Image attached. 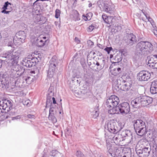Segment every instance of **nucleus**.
<instances>
[{
	"label": "nucleus",
	"instance_id": "603ef678",
	"mask_svg": "<svg viewBox=\"0 0 157 157\" xmlns=\"http://www.w3.org/2000/svg\"><path fill=\"white\" fill-rule=\"evenodd\" d=\"M52 100L53 103L54 104H56V99H55V98L53 97L52 98Z\"/></svg>",
	"mask_w": 157,
	"mask_h": 157
},
{
	"label": "nucleus",
	"instance_id": "0eeeda50",
	"mask_svg": "<svg viewBox=\"0 0 157 157\" xmlns=\"http://www.w3.org/2000/svg\"><path fill=\"white\" fill-rule=\"evenodd\" d=\"M150 73L147 71H142L138 74L137 79L140 81H147L151 77Z\"/></svg>",
	"mask_w": 157,
	"mask_h": 157
},
{
	"label": "nucleus",
	"instance_id": "ea45409f",
	"mask_svg": "<svg viewBox=\"0 0 157 157\" xmlns=\"http://www.w3.org/2000/svg\"><path fill=\"white\" fill-rule=\"evenodd\" d=\"M77 157H82L84 156V155L80 151H77L76 153Z\"/></svg>",
	"mask_w": 157,
	"mask_h": 157
},
{
	"label": "nucleus",
	"instance_id": "412c9836",
	"mask_svg": "<svg viewBox=\"0 0 157 157\" xmlns=\"http://www.w3.org/2000/svg\"><path fill=\"white\" fill-rule=\"evenodd\" d=\"M131 104L133 107L136 108L139 107L140 105L139 97L136 98L132 100Z\"/></svg>",
	"mask_w": 157,
	"mask_h": 157
},
{
	"label": "nucleus",
	"instance_id": "6e6552de",
	"mask_svg": "<svg viewBox=\"0 0 157 157\" xmlns=\"http://www.w3.org/2000/svg\"><path fill=\"white\" fill-rule=\"evenodd\" d=\"M151 151L150 147L136 150V153L140 157H147L150 155Z\"/></svg>",
	"mask_w": 157,
	"mask_h": 157
},
{
	"label": "nucleus",
	"instance_id": "338daca9",
	"mask_svg": "<svg viewBox=\"0 0 157 157\" xmlns=\"http://www.w3.org/2000/svg\"><path fill=\"white\" fill-rule=\"evenodd\" d=\"M91 42L92 44H93V42Z\"/></svg>",
	"mask_w": 157,
	"mask_h": 157
},
{
	"label": "nucleus",
	"instance_id": "58836bf2",
	"mask_svg": "<svg viewBox=\"0 0 157 157\" xmlns=\"http://www.w3.org/2000/svg\"><path fill=\"white\" fill-rule=\"evenodd\" d=\"M95 28L94 25H90L88 28V31L89 32H91L93 29Z\"/></svg>",
	"mask_w": 157,
	"mask_h": 157
},
{
	"label": "nucleus",
	"instance_id": "09e8293b",
	"mask_svg": "<svg viewBox=\"0 0 157 157\" xmlns=\"http://www.w3.org/2000/svg\"><path fill=\"white\" fill-rule=\"evenodd\" d=\"M27 116L29 118H34V116L33 115L28 114Z\"/></svg>",
	"mask_w": 157,
	"mask_h": 157
},
{
	"label": "nucleus",
	"instance_id": "393cba45",
	"mask_svg": "<svg viewBox=\"0 0 157 157\" xmlns=\"http://www.w3.org/2000/svg\"><path fill=\"white\" fill-rule=\"evenodd\" d=\"M5 78L3 77V76H1L0 75V88H4V87L6 88L7 84L6 82H5Z\"/></svg>",
	"mask_w": 157,
	"mask_h": 157
},
{
	"label": "nucleus",
	"instance_id": "13d9d810",
	"mask_svg": "<svg viewBox=\"0 0 157 157\" xmlns=\"http://www.w3.org/2000/svg\"><path fill=\"white\" fill-rule=\"evenodd\" d=\"M73 1L74 2L73 4H74L77 2V0H73Z\"/></svg>",
	"mask_w": 157,
	"mask_h": 157
},
{
	"label": "nucleus",
	"instance_id": "1a4fd4ad",
	"mask_svg": "<svg viewBox=\"0 0 157 157\" xmlns=\"http://www.w3.org/2000/svg\"><path fill=\"white\" fill-rule=\"evenodd\" d=\"M108 152L109 154L113 157H130L129 155L125 153H123L122 151L119 149H116L114 151L111 152V150L109 149Z\"/></svg>",
	"mask_w": 157,
	"mask_h": 157
},
{
	"label": "nucleus",
	"instance_id": "680f3d73",
	"mask_svg": "<svg viewBox=\"0 0 157 157\" xmlns=\"http://www.w3.org/2000/svg\"><path fill=\"white\" fill-rule=\"evenodd\" d=\"M123 81L124 82H126V81L125 80H124Z\"/></svg>",
	"mask_w": 157,
	"mask_h": 157
},
{
	"label": "nucleus",
	"instance_id": "c9c22d12",
	"mask_svg": "<svg viewBox=\"0 0 157 157\" xmlns=\"http://www.w3.org/2000/svg\"><path fill=\"white\" fill-rule=\"evenodd\" d=\"M55 72L48 70V76L49 78H52Z\"/></svg>",
	"mask_w": 157,
	"mask_h": 157
},
{
	"label": "nucleus",
	"instance_id": "dca6fc26",
	"mask_svg": "<svg viewBox=\"0 0 157 157\" xmlns=\"http://www.w3.org/2000/svg\"><path fill=\"white\" fill-rule=\"evenodd\" d=\"M48 38L43 34L40 35L37 40V45L40 47H42L44 46Z\"/></svg>",
	"mask_w": 157,
	"mask_h": 157
},
{
	"label": "nucleus",
	"instance_id": "20e7f679",
	"mask_svg": "<svg viewBox=\"0 0 157 157\" xmlns=\"http://www.w3.org/2000/svg\"><path fill=\"white\" fill-rule=\"evenodd\" d=\"M12 101L7 100L0 101V113H4L3 110H6L9 111L12 108L13 106Z\"/></svg>",
	"mask_w": 157,
	"mask_h": 157
},
{
	"label": "nucleus",
	"instance_id": "c85d7f7f",
	"mask_svg": "<svg viewBox=\"0 0 157 157\" xmlns=\"http://www.w3.org/2000/svg\"><path fill=\"white\" fill-rule=\"evenodd\" d=\"M4 113L2 115L0 116V120L2 121L8 118L9 116L8 114L6 113L7 111L6 110H3Z\"/></svg>",
	"mask_w": 157,
	"mask_h": 157
},
{
	"label": "nucleus",
	"instance_id": "aec40b11",
	"mask_svg": "<svg viewBox=\"0 0 157 157\" xmlns=\"http://www.w3.org/2000/svg\"><path fill=\"white\" fill-rule=\"evenodd\" d=\"M149 136L152 141H155L157 136V132L155 129L152 128L150 130Z\"/></svg>",
	"mask_w": 157,
	"mask_h": 157
},
{
	"label": "nucleus",
	"instance_id": "4468645a",
	"mask_svg": "<svg viewBox=\"0 0 157 157\" xmlns=\"http://www.w3.org/2000/svg\"><path fill=\"white\" fill-rule=\"evenodd\" d=\"M108 128L111 133L114 134L117 133L121 130V128L117 127L116 123L114 122L108 124Z\"/></svg>",
	"mask_w": 157,
	"mask_h": 157
},
{
	"label": "nucleus",
	"instance_id": "a19ab883",
	"mask_svg": "<svg viewBox=\"0 0 157 157\" xmlns=\"http://www.w3.org/2000/svg\"><path fill=\"white\" fill-rule=\"evenodd\" d=\"M113 49L112 47H106L105 49L104 50L106 51L108 54H109L110 52Z\"/></svg>",
	"mask_w": 157,
	"mask_h": 157
},
{
	"label": "nucleus",
	"instance_id": "37998d69",
	"mask_svg": "<svg viewBox=\"0 0 157 157\" xmlns=\"http://www.w3.org/2000/svg\"><path fill=\"white\" fill-rule=\"evenodd\" d=\"M50 87L51 88H56L57 87V85L56 82H52L51 84Z\"/></svg>",
	"mask_w": 157,
	"mask_h": 157
},
{
	"label": "nucleus",
	"instance_id": "5fc2aeb1",
	"mask_svg": "<svg viewBox=\"0 0 157 157\" xmlns=\"http://www.w3.org/2000/svg\"><path fill=\"white\" fill-rule=\"evenodd\" d=\"M29 100H28L27 101V103H24V105H28V104H29ZM26 102V101H25V102Z\"/></svg>",
	"mask_w": 157,
	"mask_h": 157
},
{
	"label": "nucleus",
	"instance_id": "3c124183",
	"mask_svg": "<svg viewBox=\"0 0 157 157\" xmlns=\"http://www.w3.org/2000/svg\"><path fill=\"white\" fill-rule=\"evenodd\" d=\"M75 41L77 43V44H78L80 43V40L78 39V38H77V37H75Z\"/></svg>",
	"mask_w": 157,
	"mask_h": 157
},
{
	"label": "nucleus",
	"instance_id": "a211bd4d",
	"mask_svg": "<svg viewBox=\"0 0 157 157\" xmlns=\"http://www.w3.org/2000/svg\"><path fill=\"white\" fill-rule=\"evenodd\" d=\"M15 37L22 43L25 42L26 36L24 31H20L16 33Z\"/></svg>",
	"mask_w": 157,
	"mask_h": 157
},
{
	"label": "nucleus",
	"instance_id": "e2e57ef3",
	"mask_svg": "<svg viewBox=\"0 0 157 157\" xmlns=\"http://www.w3.org/2000/svg\"><path fill=\"white\" fill-rule=\"evenodd\" d=\"M80 20V18H77V20Z\"/></svg>",
	"mask_w": 157,
	"mask_h": 157
},
{
	"label": "nucleus",
	"instance_id": "de8ad7c7",
	"mask_svg": "<svg viewBox=\"0 0 157 157\" xmlns=\"http://www.w3.org/2000/svg\"><path fill=\"white\" fill-rule=\"evenodd\" d=\"M97 46L98 47L101 49L104 48V46L103 45L101 44H98Z\"/></svg>",
	"mask_w": 157,
	"mask_h": 157
},
{
	"label": "nucleus",
	"instance_id": "f3484780",
	"mask_svg": "<svg viewBox=\"0 0 157 157\" xmlns=\"http://www.w3.org/2000/svg\"><path fill=\"white\" fill-rule=\"evenodd\" d=\"M103 10L107 13L114 15L115 13V10L113 6L107 4H105L103 7Z\"/></svg>",
	"mask_w": 157,
	"mask_h": 157
},
{
	"label": "nucleus",
	"instance_id": "2f4dec72",
	"mask_svg": "<svg viewBox=\"0 0 157 157\" xmlns=\"http://www.w3.org/2000/svg\"><path fill=\"white\" fill-rule=\"evenodd\" d=\"M115 19H114L113 17L112 16H108V21H107L108 24H112V23L114 21Z\"/></svg>",
	"mask_w": 157,
	"mask_h": 157
},
{
	"label": "nucleus",
	"instance_id": "a18cd8bd",
	"mask_svg": "<svg viewBox=\"0 0 157 157\" xmlns=\"http://www.w3.org/2000/svg\"><path fill=\"white\" fill-rule=\"evenodd\" d=\"M94 64L97 65V67H99L100 66V64L99 63V61H95L94 62Z\"/></svg>",
	"mask_w": 157,
	"mask_h": 157
},
{
	"label": "nucleus",
	"instance_id": "4c0bfd02",
	"mask_svg": "<svg viewBox=\"0 0 157 157\" xmlns=\"http://www.w3.org/2000/svg\"><path fill=\"white\" fill-rule=\"evenodd\" d=\"M11 5L10 3H9L8 2H5L3 7L2 8V10H7V7L9 5Z\"/></svg>",
	"mask_w": 157,
	"mask_h": 157
},
{
	"label": "nucleus",
	"instance_id": "4be33fe9",
	"mask_svg": "<svg viewBox=\"0 0 157 157\" xmlns=\"http://www.w3.org/2000/svg\"><path fill=\"white\" fill-rule=\"evenodd\" d=\"M110 108H112L111 107ZM112 109L109 110L108 113L110 114H119L120 113L119 107V106L112 107Z\"/></svg>",
	"mask_w": 157,
	"mask_h": 157
},
{
	"label": "nucleus",
	"instance_id": "052dcab7",
	"mask_svg": "<svg viewBox=\"0 0 157 157\" xmlns=\"http://www.w3.org/2000/svg\"><path fill=\"white\" fill-rule=\"evenodd\" d=\"M58 23V22L57 21H55V25H56V26L57 25Z\"/></svg>",
	"mask_w": 157,
	"mask_h": 157
},
{
	"label": "nucleus",
	"instance_id": "864d4df0",
	"mask_svg": "<svg viewBox=\"0 0 157 157\" xmlns=\"http://www.w3.org/2000/svg\"><path fill=\"white\" fill-rule=\"evenodd\" d=\"M32 58H37V60H36V62H38L40 60V57L39 56H35V57H33Z\"/></svg>",
	"mask_w": 157,
	"mask_h": 157
},
{
	"label": "nucleus",
	"instance_id": "473e14b6",
	"mask_svg": "<svg viewBox=\"0 0 157 157\" xmlns=\"http://www.w3.org/2000/svg\"><path fill=\"white\" fill-rule=\"evenodd\" d=\"M39 24L42 25L45 23L46 21V19L45 17L41 15V19L40 21Z\"/></svg>",
	"mask_w": 157,
	"mask_h": 157
},
{
	"label": "nucleus",
	"instance_id": "72a5a7b5",
	"mask_svg": "<svg viewBox=\"0 0 157 157\" xmlns=\"http://www.w3.org/2000/svg\"><path fill=\"white\" fill-rule=\"evenodd\" d=\"M41 15L37 14L35 18V22L39 24L40 21L41 19Z\"/></svg>",
	"mask_w": 157,
	"mask_h": 157
},
{
	"label": "nucleus",
	"instance_id": "7c9ffc66",
	"mask_svg": "<svg viewBox=\"0 0 157 157\" xmlns=\"http://www.w3.org/2000/svg\"><path fill=\"white\" fill-rule=\"evenodd\" d=\"M150 88H157V80L152 82Z\"/></svg>",
	"mask_w": 157,
	"mask_h": 157
},
{
	"label": "nucleus",
	"instance_id": "4d7b16f0",
	"mask_svg": "<svg viewBox=\"0 0 157 157\" xmlns=\"http://www.w3.org/2000/svg\"><path fill=\"white\" fill-rule=\"evenodd\" d=\"M78 93L76 92V91L75 92V95L76 96H77L78 95Z\"/></svg>",
	"mask_w": 157,
	"mask_h": 157
},
{
	"label": "nucleus",
	"instance_id": "f03ea898",
	"mask_svg": "<svg viewBox=\"0 0 157 157\" xmlns=\"http://www.w3.org/2000/svg\"><path fill=\"white\" fill-rule=\"evenodd\" d=\"M153 46L148 41H141L138 43L136 46L133 58L136 60L141 59L151 53Z\"/></svg>",
	"mask_w": 157,
	"mask_h": 157
},
{
	"label": "nucleus",
	"instance_id": "6ab92c4d",
	"mask_svg": "<svg viewBox=\"0 0 157 157\" xmlns=\"http://www.w3.org/2000/svg\"><path fill=\"white\" fill-rule=\"evenodd\" d=\"M50 63L49 70L55 72L56 65L57 64V62L56 59L53 58L51 59Z\"/></svg>",
	"mask_w": 157,
	"mask_h": 157
},
{
	"label": "nucleus",
	"instance_id": "a878e982",
	"mask_svg": "<svg viewBox=\"0 0 157 157\" xmlns=\"http://www.w3.org/2000/svg\"><path fill=\"white\" fill-rule=\"evenodd\" d=\"M142 11L144 15L146 17V19L148 21L150 22L153 27L154 28L155 27V25L154 24V22L153 20L151 18L149 17L148 14H147L146 12H144L143 10H142Z\"/></svg>",
	"mask_w": 157,
	"mask_h": 157
},
{
	"label": "nucleus",
	"instance_id": "c756f323",
	"mask_svg": "<svg viewBox=\"0 0 157 157\" xmlns=\"http://www.w3.org/2000/svg\"><path fill=\"white\" fill-rule=\"evenodd\" d=\"M93 16V13H89L86 14V16H84L83 19L85 21H89L90 20Z\"/></svg>",
	"mask_w": 157,
	"mask_h": 157
},
{
	"label": "nucleus",
	"instance_id": "f257e3e1",
	"mask_svg": "<svg viewBox=\"0 0 157 157\" xmlns=\"http://www.w3.org/2000/svg\"><path fill=\"white\" fill-rule=\"evenodd\" d=\"M20 54V51L14 52L12 50L4 52L1 54L2 57L10 60V62L11 63L10 70L8 74L11 80H13L19 77L23 73L20 66L17 64L18 59Z\"/></svg>",
	"mask_w": 157,
	"mask_h": 157
},
{
	"label": "nucleus",
	"instance_id": "5701e85b",
	"mask_svg": "<svg viewBox=\"0 0 157 157\" xmlns=\"http://www.w3.org/2000/svg\"><path fill=\"white\" fill-rule=\"evenodd\" d=\"M27 91L26 90L19 89L14 92L15 95L18 97H24L26 95Z\"/></svg>",
	"mask_w": 157,
	"mask_h": 157
},
{
	"label": "nucleus",
	"instance_id": "ddd939ff",
	"mask_svg": "<svg viewBox=\"0 0 157 157\" xmlns=\"http://www.w3.org/2000/svg\"><path fill=\"white\" fill-rule=\"evenodd\" d=\"M149 147L150 146L148 141L146 140H141L137 144L136 147V150L141 149Z\"/></svg>",
	"mask_w": 157,
	"mask_h": 157
},
{
	"label": "nucleus",
	"instance_id": "f704fd0d",
	"mask_svg": "<svg viewBox=\"0 0 157 157\" xmlns=\"http://www.w3.org/2000/svg\"><path fill=\"white\" fill-rule=\"evenodd\" d=\"M108 17L105 14H104L102 15V17L105 22L107 24V21H108Z\"/></svg>",
	"mask_w": 157,
	"mask_h": 157
},
{
	"label": "nucleus",
	"instance_id": "bf43d9fd",
	"mask_svg": "<svg viewBox=\"0 0 157 157\" xmlns=\"http://www.w3.org/2000/svg\"><path fill=\"white\" fill-rule=\"evenodd\" d=\"M92 4L91 3H90L88 5V6L89 7H90L92 6Z\"/></svg>",
	"mask_w": 157,
	"mask_h": 157
},
{
	"label": "nucleus",
	"instance_id": "9b49d317",
	"mask_svg": "<svg viewBox=\"0 0 157 157\" xmlns=\"http://www.w3.org/2000/svg\"><path fill=\"white\" fill-rule=\"evenodd\" d=\"M37 58H32V59H25L23 60L22 63L23 65L28 67H31L36 64Z\"/></svg>",
	"mask_w": 157,
	"mask_h": 157
},
{
	"label": "nucleus",
	"instance_id": "9d476101",
	"mask_svg": "<svg viewBox=\"0 0 157 157\" xmlns=\"http://www.w3.org/2000/svg\"><path fill=\"white\" fill-rule=\"evenodd\" d=\"M120 113L122 114L128 113L130 111V107L129 104L126 102H123L119 106Z\"/></svg>",
	"mask_w": 157,
	"mask_h": 157
},
{
	"label": "nucleus",
	"instance_id": "e433bc0d",
	"mask_svg": "<svg viewBox=\"0 0 157 157\" xmlns=\"http://www.w3.org/2000/svg\"><path fill=\"white\" fill-rule=\"evenodd\" d=\"M60 10L58 9H56V13L55 16V17L56 18H58L60 16Z\"/></svg>",
	"mask_w": 157,
	"mask_h": 157
},
{
	"label": "nucleus",
	"instance_id": "79ce46f5",
	"mask_svg": "<svg viewBox=\"0 0 157 157\" xmlns=\"http://www.w3.org/2000/svg\"><path fill=\"white\" fill-rule=\"evenodd\" d=\"M92 114H93V118H95L96 117L98 116L99 114L98 112L96 110L95 112H92Z\"/></svg>",
	"mask_w": 157,
	"mask_h": 157
},
{
	"label": "nucleus",
	"instance_id": "b1692460",
	"mask_svg": "<svg viewBox=\"0 0 157 157\" xmlns=\"http://www.w3.org/2000/svg\"><path fill=\"white\" fill-rule=\"evenodd\" d=\"M121 72V69L120 67L113 68L110 70V72L111 74L115 76L117 75Z\"/></svg>",
	"mask_w": 157,
	"mask_h": 157
},
{
	"label": "nucleus",
	"instance_id": "0e129e2a",
	"mask_svg": "<svg viewBox=\"0 0 157 157\" xmlns=\"http://www.w3.org/2000/svg\"><path fill=\"white\" fill-rule=\"evenodd\" d=\"M77 14H78V15L79 14V13H78V12H77Z\"/></svg>",
	"mask_w": 157,
	"mask_h": 157
},
{
	"label": "nucleus",
	"instance_id": "2eb2a0df",
	"mask_svg": "<svg viewBox=\"0 0 157 157\" xmlns=\"http://www.w3.org/2000/svg\"><path fill=\"white\" fill-rule=\"evenodd\" d=\"M127 36V38L126 40V42L128 45L132 46L136 42V37L133 33L128 34Z\"/></svg>",
	"mask_w": 157,
	"mask_h": 157
},
{
	"label": "nucleus",
	"instance_id": "cd10ccee",
	"mask_svg": "<svg viewBox=\"0 0 157 157\" xmlns=\"http://www.w3.org/2000/svg\"><path fill=\"white\" fill-rule=\"evenodd\" d=\"M98 60L99 61L100 66L97 67V69L98 70L102 69L104 67L105 63V60L103 59H98Z\"/></svg>",
	"mask_w": 157,
	"mask_h": 157
},
{
	"label": "nucleus",
	"instance_id": "c03bdc74",
	"mask_svg": "<svg viewBox=\"0 0 157 157\" xmlns=\"http://www.w3.org/2000/svg\"><path fill=\"white\" fill-rule=\"evenodd\" d=\"M150 91L152 94L157 93V89H150Z\"/></svg>",
	"mask_w": 157,
	"mask_h": 157
},
{
	"label": "nucleus",
	"instance_id": "8fccbe9b",
	"mask_svg": "<svg viewBox=\"0 0 157 157\" xmlns=\"http://www.w3.org/2000/svg\"><path fill=\"white\" fill-rule=\"evenodd\" d=\"M152 31L154 34L157 37V30L153 29Z\"/></svg>",
	"mask_w": 157,
	"mask_h": 157
},
{
	"label": "nucleus",
	"instance_id": "69168bd1",
	"mask_svg": "<svg viewBox=\"0 0 157 157\" xmlns=\"http://www.w3.org/2000/svg\"><path fill=\"white\" fill-rule=\"evenodd\" d=\"M124 85H125V86H126V85L125 84H124Z\"/></svg>",
	"mask_w": 157,
	"mask_h": 157
},
{
	"label": "nucleus",
	"instance_id": "bb28decb",
	"mask_svg": "<svg viewBox=\"0 0 157 157\" xmlns=\"http://www.w3.org/2000/svg\"><path fill=\"white\" fill-rule=\"evenodd\" d=\"M122 139L121 136L119 135H116L113 137V140L116 144H118Z\"/></svg>",
	"mask_w": 157,
	"mask_h": 157
},
{
	"label": "nucleus",
	"instance_id": "49530a36",
	"mask_svg": "<svg viewBox=\"0 0 157 157\" xmlns=\"http://www.w3.org/2000/svg\"><path fill=\"white\" fill-rule=\"evenodd\" d=\"M10 12V11H6V10H2L1 11V12L2 13H4L5 14H9Z\"/></svg>",
	"mask_w": 157,
	"mask_h": 157
},
{
	"label": "nucleus",
	"instance_id": "f8f14e48",
	"mask_svg": "<svg viewBox=\"0 0 157 157\" xmlns=\"http://www.w3.org/2000/svg\"><path fill=\"white\" fill-rule=\"evenodd\" d=\"M140 105L144 106L151 103L153 101L152 98L147 96L139 97Z\"/></svg>",
	"mask_w": 157,
	"mask_h": 157
},
{
	"label": "nucleus",
	"instance_id": "39448f33",
	"mask_svg": "<svg viewBox=\"0 0 157 157\" xmlns=\"http://www.w3.org/2000/svg\"><path fill=\"white\" fill-rule=\"evenodd\" d=\"M120 100L119 98L115 95H112L107 99L106 105L109 108L117 106L119 104Z\"/></svg>",
	"mask_w": 157,
	"mask_h": 157
},
{
	"label": "nucleus",
	"instance_id": "423d86ee",
	"mask_svg": "<svg viewBox=\"0 0 157 157\" xmlns=\"http://www.w3.org/2000/svg\"><path fill=\"white\" fill-rule=\"evenodd\" d=\"M40 71L38 69L31 71L29 73V76L24 78L28 84H30L36 79L39 76Z\"/></svg>",
	"mask_w": 157,
	"mask_h": 157
},
{
	"label": "nucleus",
	"instance_id": "774afa93",
	"mask_svg": "<svg viewBox=\"0 0 157 157\" xmlns=\"http://www.w3.org/2000/svg\"><path fill=\"white\" fill-rule=\"evenodd\" d=\"M82 157H85V156H83Z\"/></svg>",
	"mask_w": 157,
	"mask_h": 157
},
{
	"label": "nucleus",
	"instance_id": "6e6d98bb",
	"mask_svg": "<svg viewBox=\"0 0 157 157\" xmlns=\"http://www.w3.org/2000/svg\"><path fill=\"white\" fill-rule=\"evenodd\" d=\"M2 61L0 60V68L2 67Z\"/></svg>",
	"mask_w": 157,
	"mask_h": 157
},
{
	"label": "nucleus",
	"instance_id": "7ed1b4c3",
	"mask_svg": "<svg viewBox=\"0 0 157 157\" xmlns=\"http://www.w3.org/2000/svg\"><path fill=\"white\" fill-rule=\"evenodd\" d=\"M134 128L138 135L143 136L146 133V126L144 122L141 120H137L134 124Z\"/></svg>",
	"mask_w": 157,
	"mask_h": 157
}]
</instances>
